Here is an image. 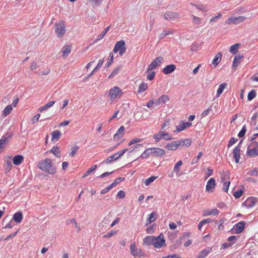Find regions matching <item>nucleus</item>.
I'll list each match as a JSON object with an SVG mask.
<instances>
[{"instance_id":"obj_1","label":"nucleus","mask_w":258,"mask_h":258,"mask_svg":"<svg viewBox=\"0 0 258 258\" xmlns=\"http://www.w3.org/2000/svg\"><path fill=\"white\" fill-rule=\"evenodd\" d=\"M37 167L41 170L50 174H53L56 172V168L49 158L40 161L37 164Z\"/></svg>"},{"instance_id":"obj_2","label":"nucleus","mask_w":258,"mask_h":258,"mask_svg":"<svg viewBox=\"0 0 258 258\" xmlns=\"http://www.w3.org/2000/svg\"><path fill=\"white\" fill-rule=\"evenodd\" d=\"M191 143L190 139H186L184 140H181L178 141H175L171 142V143L167 144L165 148L168 150H175L178 147L180 146H185L186 147H189Z\"/></svg>"},{"instance_id":"obj_3","label":"nucleus","mask_w":258,"mask_h":258,"mask_svg":"<svg viewBox=\"0 0 258 258\" xmlns=\"http://www.w3.org/2000/svg\"><path fill=\"white\" fill-rule=\"evenodd\" d=\"M55 32L58 37H61L66 33L65 22L60 21L54 24Z\"/></svg>"},{"instance_id":"obj_4","label":"nucleus","mask_w":258,"mask_h":258,"mask_svg":"<svg viewBox=\"0 0 258 258\" xmlns=\"http://www.w3.org/2000/svg\"><path fill=\"white\" fill-rule=\"evenodd\" d=\"M126 50L125 42L123 40H120L115 43L113 52L114 53L119 52V55L122 56L125 52Z\"/></svg>"},{"instance_id":"obj_5","label":"nucleus","mask_w":258,"mask_h":258,"mask_svg":"<svg viewBox=\"0 0 258 258\" xmlns=\"http://www.w3.org/2000/svg\"><path fill=\"white\" fill-rule=\"evenodd\" d=\"M153 138L155 140L156 143L159 142L162 139L165 140H170L172 139V138L168 133L162 131H159L157 134H154Z\"/></svg>"},{"instance_id":"obj_6","label":"nucleus","mask_w":258,"mask_h":258,"mask_svg":"<svg viewBox=\"0 0 258 258\" xmlns=\"http://www.w3.org/2000/svg\"><path fill=\"white\" fill-rule=\"evenodd\" d=\"M155 242L153 243V246L157 248H160L165 245V240L164 239V236L161 233L158 237L154 236Z\"/></svg>"},{"instance_id":"obj_7","label":"nucleus","mask_w":258,"mask_h":258,"mask_svg":"<svg viewBox=\"0 0 258 258\" xmlns=\"http://www.w3.org/2000/svg\"><path fill=\"white\" fill-rule=\"evenodd\" d=\"M122 94L121 90L118 87H114L109 91V96L111 99L119 98Z\"/></svg>"},{"instance_id":"obj_8","label":"nucleus","mask_w":258,"mask_h":258,"mask_svg":"<svg viewBox=\"0 0 258 258\" xmlns=\"http://www.w3.org/2000/svg\"><path fill=\"white\" fill-rule=\"evenodd\" d=\"M164 61V58L162 56L156 57L149 66L147 72L152 71L157 68L159 64Z\"/></svg>"},{"instance_id":"obj_9","label":"nucleus","mask_w":258,"mask_h":258,"mask_svg":"<svg viewBox=\"0 0 258 258\" xmlns=\"http://www.w3.org/2000/svg\"><path fill=\"white\" fill-rule=\"evenodd\" d=\"M246 19V18L243 16H239L237 17H234V18H228L226 21L225 24H238L240 22H242L244 21Z\"/></svg>"},{"instance_id":"obj_10","label":"nucleus","mask_w":258,"mask_h":258,"mask_svg":"<svg viewBox=\"0 0 258 258\" xmlns=\"http://www.w3.org/2000/svg\"><path fill=\"white\" fill-rule=\"evenodd\" d=\"M164 17L165 20L170 21L179 18V14L177 13L169 11L164 14Z\"/></svg>"},{"instance_id":"obj_11","label":"nucleus","mask_w":258,"mask_h":258,"mask_svg":"<svg viewBox=\"0 0 258 258\" xmlns=\"http://www.w3.org/2000/svg\"><path fill=\"white\" fill-rule=\"evenodd\" d=\"M130 250L131 254L136 256H142L143 255V252L140 249L136 248V244L135 242L132 243L130 245Z\"/></svg>"},{"instance_id":"obj_12","label":"nucleus","mask_w":258,"mask_h":258,"mask_svg":"<svg viewBox=\"0 0 258 258\" xmlns=\"http://www.w3.org/2000/svg\"><path fill=\"white\" fill-rule=\"evenodd\" d=\"M246 223L244 221H240L235 224L233 229L235 231V233L236 234L241 233L244 230L245 226Z\"/></svg>"},{"instance_id":"obj_13","label":"nucleus","mask_w":258,"mask_h":258,"mask_svg":"<svg viewBox=\"0 0 258 258\" xmlns=\"http://www.w3.org/2000/svg\"><path fill=\"white\" fill-rule=\"evenodd\" d=\"M152 155L156 157H161L165 154V151L159 148H151Z\"/></svg>"},{"instance_id":"obj_14","label":"nucleus","mask_w":258,"mask_h":258,"mask_svg":"<svg viewBox=\"0 0 258 258\" xmlns=\"http://www.w3.org/2000/svg\"><path fill=\"white\" fill-rule=\"evenodd\" d=\"M216 186L215 179L214 178H211L208 181L206 187V191L208 192H212Z\"/></svg>"},{"instance_id":"obj_15","label":"nucleus","mask_w":258,"mask_h":258,"mask_svg":"<svg viewBox=\"0 0 258 258\" xmlns=\"http://www.w3.org/2000/svg\"><path fill=\"white\" fill-rule=\"evenodd\" d=\"M176 69L175 65L173 64H168L166 66L163 70L162 72L165 74H169L175 71Z\"/></svg>"},{"instance_id":"obj_16","label":"nucleus","mask_w":258,"mask_h":258,"mask_svg":"<svg viewBox=\"0 0 258 258\" xmlns=\"http://www.w3.org/2000/svg\"><path fill=\"white\" fill-rule=\"evenodd\" d=\"M239 146H236L233 150V153L234 155L233 157L236 163L239 162V159L240 158V150H239Z\"/></svg>"},{"instance_id":"obj_17","label":"nucleus","mask_w":258,"mask_h":258,"mask_svg":"<svg viewBox=\"0 0 258 258\" xmlns=\"http://www.w3.org/2000/svg\"><path fill=\"white\" fill-rule=\"evenodd\" d=\"M256 199L253 198H248L244 202L245 205L248 208L253 207L256 203Z\"/></svg>"},{"instance_id":"obj_18","label":"nucleus","mask_w":258,"mask_h":258,"mask_svg":"<svg viewBox=\"0 0 258 258\" xmlns=\"http://www.w3.org/2000/svg\"><path fill=\"white\" fill-rule=\"evenodd\" d=\"M12 137L11 135H9L8 137L4 136L0 140V150L4 149L8 143V138Z\"/></svg>"},{"instance_id":"obj_19","label":"nucleus","mask_w":258,"mask_h":258,"mask_svg":"<svg viewBox=\"0 0 258 258\" xmlns=\"http://www.w3.org/2000/svg\"><path fill=\"white\" fill-rule=\"evenodd\" d=\"M124 126H121L117 131L116 133L114 135V140L117 141L121 137H122L124 134Z\"/></svg>"},{"instance_id":"obj_20","label":"nucleus","mask_w":258,"mask_h":258,"mask_svg":"<svg viewBox=\"0 0 258 258\" xmlns=\"http://www.w3.org/2000/svg\"><path fill=\"white\" fill-rule=\"evenodd\" d=\"M24 160V157L21 155L15 156L13 158V162L15 165H20Z\"/></svg>"},{"instance_id":"obj_21","label":"nucleus","mask_w":258,"mask_h":258,"mask_svg":"<svg viewBox=\"0 0 258 258\" xmlns=\"http://www.w3.org/2000/svg\"><path fill=\"white\" fill-rule=\"evenodd\" d=\"M154 236H148L144 238V244L147 245H153L154 242H155Z\"/></svg>"},{"instance_id":"obj_22","label":"nucleus","mask_w":258,"mask_h":258,"mask_svg":"<svg viewBox=\"0 0 258 258\" xmlns=\"http://www.w3.org/2000/svg\"><path fill=\"white\" fill-rule=\"evenodd\" d=\"M247 154L251 157L258 156V149L256 148H250L247 147Z\"/></svg>"},{"instance_id":"obj_23","label":"nucleus","mask_w":258,"mask_h":258,"mask_svg":"<svg viewBox=\"0 0 258 258\" xmlns=\"http://www.w3.org/2000/svg\"><path fill=\"white\" fill-rule=\"evenodd\" d=\"M23 214L21 212H18L14 214L13 219L17 223H20L23 219Z\"/></svg>"},{"instance_id":"obj_24","label":"nucleus","mask_w":258,"mask_h":258,"mask_svg":"<svg viewBox=\"0 0 258 258\" xmlns=\"http://www.w3.org/2000/svg\"><path fill=\"white\" fill-rule=\"evenodd\" d=\"M157 215L156 212H153L150 214L149 215V217L146 221V226H147L148 224H150L151 222L155 221L157 218L155 217Z\"/></svg>"},{"instance_id":"obj_25","label":"nucleus","mask_w":258,"mask_h":258,"mask_svg":"<svg viewBox=\"0 0 258 258\" xmlns=\"http://www.w3.org/2000/svg\"><path fill=\"white\" fill-rule=\"evenodd\" d=\"M222 57V54L220 52H218L215 55L214 58L212 61V64L214 65V68H215L218 64L220 62Z\"/></svg>"},{"instance_id":"obj_26","label":"nucleus","mask_w":258,"mask_h":258,"mask_svg":"<svg viewBox=\"0 0 258 258\" xmlns=\"http://www.w3.org/2000/svg\"><path fill=\"white\" fill-rule=\"evenodd\" d=\"M118 159L117 154L115 153L113 155L109 156L105 160L103 161L102 162V164L105 163L106 164H109L111 163L113 161H116Z\"/></svg>"},{"instance_id":"obj_27","label":"nucleus","mask_w":258,"mask_h":258,"mask_svg":"<svg viewBox=\"0 0 258 258\" xmlns=\"http://www.w3.org/2000/svg\"><path fill=\"white\" fill-rule=\"evenodd\" d=\"M212 250L211 248L203 249L199 254L198 258H205Z\"/></svg>"},{"instance_id":"obj_28","label":"nucleus","mask_w":258,"mask_h":258,"mask_svg":"<svg viewBox=\"0 0 258 258\" xmlns=\"http://www.w3.org/2000/svg\"><path fill=\"white\" fill-rule=\"evenodd\" d=\"M173 31L171 29H164L162 32L159 35V39L160 40L163 39L165 36L172 34Z\"/></svg>"},{"instance_id":"obj_29","label":"nucleus","mask_w":258,"mask_h":258,"mask_svg":"<svg viewBox=\"0 0 258 258\" xmlns=\"http://www.w3.org/2000/svg\"><path fill=\"white\" fill-rule=\"evenodd\" d=\"M227 86V84L226 83H223L221 84L217 90L216 97H218L223 93L224 89Z\"/></svg>"},{"instance_id":"obj_30","label":"nucleus","mask_w":258,"mask_h":258,"mask_svg":"<svg viewBox=\"0 0 258 258\" xmlns=\"http://www.w3.org/2000/svg\"><path fill=\"white\" fill-rule=\"evenodd\" d=\"M61 136V133L59 131L55 130L51 133V140H58Z\"/></svg>"},{"instance_id":"obj_31","label":"nucleus","mask_w":258,"mask_h":258,"mask_svg":"<svg viewBox=\"0 0 258 258\" xmlns=\"http://www.w3.org/2000/svg\"><path fill=\"white\" fill-rule=\"evenodd\" d=\"M62 52V56L63 57L68 56L71 52V47L70 45L62 47L61 49Z\"/></svg>"},{"instance_id":"obj_32","label":"nucleus","mask_w":258,"mask_h":258,"mask_svg":"<svg viewBox=\"0 0 258 258\" xmlns=\"http://www.w3.org/2000/svg\"><path fill=\"white\" fill-rule=\"evenodd\" d=\"M52 153H53L55 156L57 157H60V151L59 150V148L57 146L53 147L50 151Z\"/></svg>"},{"instance_id":"obj_33","label":"nucleus","mask_w":258,"mask_h":258,"mask_svg":"<svg viewBox=\"0 0 258 258\" xmlns=\"http://www.w3.org/2000/svg\"><path fill=\"white\" fill-rule=\"evenodd\" d=\"M148 88V84L146 83L143 82L139 87L138 90V93H141L146 91Z\"/></svg>"},{"instance_id":"obj_34","label":"nucleus","mask_w":258,"mask_h":258,"mask_svg":"<svg viewBox=\"0 0 258 258\" xmlns=\"http://www.w3.org/2000/svg\"><path fill=\"white\" fill-rule=\"evenodd\" d=\"M243 57V55H238L236 56L233 60V68H236L238 67V64L240 62V60L241 58Z\"/></svg>"},{"instance_id":"obj_35","label":"nucleus","mask_w":258,"mask_h":258,"mask_svg":"<svg viewBox=\"0 0 258 258\" xmlns=\"http://www.w3.org/2000/svg\"><path fill=\"white\" fill-rule=\"evenodd\" d=\"M150 155H152L151 150V148H148L144 151V152L141 154L139 158L144 159L148 157Z\"/></svg>"},{"instance_id":"obj_36","label":"nucleus","mask_w":258,"mask_h":258,"mask_svg":"<svg viewBox=\"0 0 258 258\" xmlns=\"http://www.w3.org/2000/svg\"><path fill=\"white\" fill-rule=\"evenodd\" d=\"M183 163L181 160L178 161L174 165L173 171L176 172V174H178L180 171V166L182 165Z\"/></svg>"},{"instance_id":"obj_37","label":"nucleus","mask_w":258,"mask_h":258,"mask_svg":"<svg viewBox=\"0 0 258 258\" xmlns=\"http://www.w3.org/2000/svg\"><path fill=\"white\" fill-rule=\"evenodd\" d=\"M97 166L96 165H94L92 166L91 168H90L88 170H87L83 175V177L85 178L88 176L91 172L95 170L97 168Z\"/></svg>"},{"instance_id":"obj_38","label":"nucleus","mask_w":258,"mask_h":258,"mask_svg":"<svg viewBox=\"0 0 258 258\" xmlns=\"http://www.w3.org/2000/svg\"><path fill=\"white\" fill-rule=\"evenodd\" d=\"M13 107L11 105H9L7 106H6L3 111L4 115L5 116L8 115L10 113Z\"/></svg>"},{"instance_id":"obj_39","label":"nucleus","mask_w":258,"mask_h":258,"mask_svg":"<svg viewBox=\"0 0 258 258\" xmlns=\"http://www.w3.org/2000/svg\"><path fill=\"white\" fill-rule=\"evenodd\" d=\"M159 101L160 104H163L166 103L169 100V97L167 95H163L161 97H159Z\"/></svg>"},{"instance_id":"obj_40","label":"nucleus","mask_w":258,"mask_h":258,"mask_svg":"<svg viewBox=\"0 0 258 258\" xmlns=\"http://www.w3.org/2000/svg\"><path fill=\"white\" fill-rule=\"evenodd\" d=\"M239 46V44H238V43H236V44L232 45L230 47L229 51L233 54L236 53L238 50Z\"/></svg>"},{"instance_id":"obj_41","label":"nucleus","mask_w":258,"mask_h":258,"mask_svg":"<svg viewBox=\"0 0 258 258\" xmlns=\"http://www.w3.org/2000/svg\"><path fill=\"white\" fill-rule=\"evenodd\" d=\"M256 96V91L255 90H251L248 94L247 99L249 101L252 100Z\"/></svg>"},{"instance_id":"obj_42","label":"nucleus","mask_w":258,"mask_h":258,"mask_svg":"<svg viewBox=\"0 0 258 258\" xmlns=\"http://www.w3.org/2000/svg\"><path fill=\"white\" fill-rule=\"evenodd\" d=\"M109 28H110V27L108 26L107 27V28H106L101 33V34L98 36L97 37V40H100L101 39H102L104 36L105 35V34L108 32V31H109Z\"/></svg>"},{"instance_id":"obj_43","label":"nucleus","mask_w":258,"mask_h":258,"mask_svg":"<svg viewBox=\"0 0 258 258\" xmlns=\"http://www.w3.org/2000/svg\"><path fill=\"white\" fill-rule=\"evenodd\" d=\"M121 66H117L111 73L110 75L109 76V78H112L114 76H115L121 70Z\"/></svg>"},{"instance_id":"obj_44","label":"nucleus","mask_w":258,"mask_h":258,"mask_svg":"<svg viewBox=\"0 0 258 258\" xmlns=\"http://www.w3.org/2000/svg\"><path fill=\"white\" fill-rule=\"evenodd\" d=\"M114 183H111L107 187L103 189L101 191V194L103 195L109 191L110 190H111L112 188L114 187Z\"/></svg>"},{"instance_id":"obj_45","label":"nucleus","mask_w":258,"mask_h":258,"mask_svg":"<svg viewBox=\"0 0 258 258\" xmlns=\"http://www.w3.org/2000/svg\"><path fill=\"white\" fill-rule=\"evenodd\" d=\"M113 61V55L112 52L109 53V58L108 61L106 64V68L109 67L111 66Z\"/></svg>"},{"instance_id":"obj_46","label":"nucleus","mask_w":258,"mask_h":258,"mask_svg":"<svg viewBox=\"0 0 258 258\" xmlns=\"http://www.w3.org/2000/svg\"><path fill=\"white\" fill-rule=\"evenodd\" d=\"M156 227V224H153L152 226L149 227L146 229V232L148 234H152L154 232Z\"/></svg>"},{"instance_id":"obj_47","label":"nucleus","mask_w":258,"mask_h":258,"mask_svg":"<svg viewBox=\"0 0 258 258\" xmlns=\"http://www.w3.org/2000/svg\"><path fill=\"white\" fill-rule=\"evenodd\" d=\"M156 178V177L152 176L148 179H146L144 183L146 186L149 185L150 183L153 182Z\"/></svg>"},{"instance_id":"obj_48","label":"nucleus","mask_w":258,"mask_h":258,"mask_svg":"<svg viewBox=\"0 0 258 258\" xmlns=\"http://www.w3.org/2000/svg\"><path fill=\"white\" fill-rule=\"evenodd\" d=\"M246 132V126L245 125H243L241 131L238 134L239 138H242L245 135Z\"/></svg>"},{"instance_id":"obj_49","label":"nucleus","mask_w":258,"mask_h":258,"mask_svg":"<svg viewBox=\"0 0 258 258\" xmlns=\"http://www.w3.org/2000/svg\"><path fill=\"white\" fill-rule=\"evenodd\" d=\"M191 5L194 6L197 9H199L201 11H207V7L206 5H204L202 4L200 5H193L190 4Z\"/></svg>"},{"instance_id":"obj_50","label":"nucleus","mask_w":258,"mask_h":258,"mask_svg":"<svg viewBox=\"0 0 258 258\" xmlns=\"http://www.w3.org/2000/svg\"><path fill=\"white\" fill-rule=\"evenodd\" d=\"M243 194V190L242 189H239L233 194V196L235 199H239L242 196Z\"/></svg>"},{"instance_id":"obj_51","label":"nucleus","mask_w":258,"mask_h":258,"mask_svg":"<svg viewBox=\"0 0 258 258\" xmlns=\"http://www.w3.org/2000/svg\"><path fill=\"white\" fill-rule=\"evenodd\" d=\"M185 129V126H184V125H183V122L182 121H181L180 122V125H178L176 126V132L177 133H179L184 130ZM175 132V131L174 132Z\"/></svg>"},{"instance_id":"obj_52","label":"nucleus","mask_w":258,"mask_h":258,"mask_svg":"<svg viewBox=\"0 0 258 258\" xmlns=\"http://www.w3.org/2000/svg\"><path fill=\"white\" fill-rule=\"evenodd\" d=\"M191 17H192L193 18V21H194V23L197 25H199L201 24V20L200 18L199 17H197L194 15H191Z\"/></svg>"},{"instance_id":"obj_53","label":"nucleus","mask_w":258,"mask_h":258,"mask_svg":"<svg viewBox=\"0 0 258 258\" xmlns=\"http://www.w3.org/2000/svg\"><path fill=\"white\" fill-rule=\"evenodd\" d=\"M55 101H51L45 105L42 108L44 111L47 110L49 108L51 107L54 103Z\"/></svg>"},{"instance_id":"obj_54","label":"nucleus","mask_w":258,"mask_h":258,"mask_svg":"<svg viewBox=\"0 0 258 258\" xmlns=\"http://www.w3.org/2000/svg\"><path fill=\"white\" fill-rule=\"evenodd\" d=\"M230 181H226V182H224L223 186V188H222V190L223 191L227 192L228 188H229V186L230 185Z\"/></svg>"},{"instance_id":"obj_55","label":"nucleus","mask_w":258,"mask_h":258,"mask_svg":"<svg viewBox=\"0 0 258 258\" xmlns=\"http://www.w3.org/2000/svg\"><path fill=\"white\" fill-rule=\"evenodd\" d=\"M219 211L217 209H214L212 210H208L207 211V215H210L212 214L217 215L219 213Z\"/></svg>"},{"instance_id":"obj_56","label":"nucleus","mask_w":258,"mask_h":258,"mask_svg":"<svg viewBox=\"0 0 258 258\" xmlns=\"http://www.w3.org/2000/svg\"><path fill=\"white\" fill-rule=\"evenodd\" d=\"M248 148L257 149L258 142L255 141H251V143L248 146Z\"/></svg>"},{"instance_id":"obj_57","label":"nucleus","mask_w":258,"mask_h":258,"mask_svg":"<svg viewBox=\"0 0 258 258\" xmlns=\"http://www.w3.org/2000/svg\"><path fill=\"white\" fill-rule=\"evenodd\" d=\"M170 124V120L169 119H165L164 120L162 124L161 125V130H164L165 127L168 126Z\"/></svg>"},{"instance_id":"obj_58","label":"nucleus","mask_w":258,"mask_h":258,"mask_svg":"<svg viewBox=\"0 0 258 258\" xmlns=\"http://www.w3.org/2000/svg\"><path fill=\"white\" fill-rule=\"evenodd\" d=\"M211 110H212V107L210 106L207 109L205 110L202 113V114H201L202 117H204L208 115L209 114L210 111Z\"/></svg>"},{"instance_id":"obj_59","label":"nucleus","mask_w":258,"mask_h":258,"mask_svg":"<svg viewBox=\"0 0 258 258\" xmlns=\"http://www.w3.org/2000/svg\"><path fill=\"white\" fill-rule=\"evenodd\" d=\"M237 141V139H235V138L234 137H232L229 142H228V148H229L230 147H231V146H232L234 144H235L236 142Z\"/></svg>"},{"instance_id":"obj_60","label":"nucleus","mask_w":258,"mask_h":258,"mask_svg":"<svg viewBox=\"0 0 258 258\" xmlns=\"http://www.w3.org/2000/svg\"><path fill=\"white\" fill-rule=\"evenodd\" d=\"M79 149V147L78 146H76L75 147H73L72 149L71 152L70 153V155L72 156H74L77 153V152L78 151Z\"/></svg>"},{"instance_id":"obj_61","label":"nucleus","mask_w":258,"mask_h":258,"mask_svg":"<svg viewBox=\"0 0 258 258\" xmlns=\"http://www.w3.org/2000/svg\"><path fill=\"white\" fill-rule=\"evenodd\" d=\"M142 141V140L141 139H139L138 138H134L132 139L131 141H130L128 143L129 146H131L133 144H134L135 143H137L138 142H140Z\"/></svg>"},{"instance_id":"obj_62","label":"nucleus","mask_w":258,"mask_h":258,"mask_svg":"<svg viewBox=\"0 0 258 258\" xmlns=\"http://www.w3.org/2000/svg\"><path fill=\"white\" fill-rule=\"evenodd\" d=\"M247 174L250 176H258V170H257L255 168L253 170L248 172Z\"/></svg>"},{"instance_id":"obj_63","label":"nucleus","mask_w":258,"mask_h":258,"mask_svg":"<svg viewBox=\"0 0 258 258\" xmlns=\"http://www.w3.org/2000/svg\"><path fill=\"white\" fill-rule=\"evenodd\" d=\"M125 192L122 190H120L118 192L117 197L120 199H123L125 197Z\"/></svg>"},{"instance_id":"obj_64","label":"nucleus","mask_w":258,"mask_h":258,"mask_svg":"<svg viewBox=\"0 0 258 258\" xmlns=\"http://www.w3.org/2000/svg\"><path fill=\"white\" fill-rule=\"evenodd\" d=\"M162 258H181V257L177 254H169L166 256L162 257Z\"/></svg>"}]
</instances>
